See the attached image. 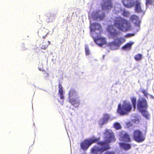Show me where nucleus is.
<instances>
[{
    "label": "nucleus",
    "instance_id": "f257e3e1",
    "mask_svg": "<svg viewBox=\"0 0 154 154\" xmlns=\"http://www.w3.org/2000/svg\"><path fill=\"white\" fill-rule=\"evenodd\" d=\"M105 137L104 141H98L97 143L101 147L97 146H93L91 149V152L94 154H97L99 153H102L103 152L109 149L110 148L109 143L115 142L116 139L113 133L108 130L106 131L104 133Z\"/></svg>",
    "mask_w": 154,
    "mask_h": 154
},
{
    "label": "nucleus",
    "instance_id": "f03ea898",
    "mask_svg": "<svg viewBox=\"0 0 154 154\" xmlns=\"http://www.w3.org/2000/svg\"><path fill=\"white\" fill-rule=\"evenodd\" d=\"M113 23L116 27L123 32H126L131 29V25L128 21L120 17H116Z\"/></svg>",
    "mask_w": 154,
    "mask_h": 154
},
{
    "label": "nucleus",
    "instance_id": "7ed1b4c3",
    "mask_svg": "<svg viewBox=\"0 0 154 154\" xmlns=\"http://www.w3.org/2000/svg\"><path fill=\"white\" fill-rule=\"evenodd\" d=\"M137 108L142 115L147 119H148L149 114L146 110L148 105L146 100L144 97L138 99L137 103Z\"/></svg>",
    "mask_w": 154,
    "mask_h": 154
},
{
    "label": "nucleus",
    "instance_id": "20e7f679",
    "mask_svg": "<svg viewBox=\"0 0 154 154\" xmlns=\"http://www.w3.org/2000/svg\"><path fill=\"white\" fill-rule=\"evenodd\" d=\"M132 108V106L131 103L129 102L124 101L122 105L120 103L118 105L117 111L120 114L125 115L130 112Z\"/></svg>",
    "mask_w": 154,
    "mask_h": 154
},
{
    "label": "nucleus",
    "instance_id": "39448f33",
    "mask_svg": "<svg viewBox=\"0 0 154 154\" xmlns=\"http://www.w3.org/2000/svg\"><path fill=\"white\" fill-rule=\"evenodd\" d=\"M97 140L98 139L95 138L86 139L81 143V148L83 150H86L91 145Z\"/></svg>",
    "mask_w": 154,
    "mask_h": 154
},
{
    "label": "nucleus",
    "instance_id": "423d86ee",
    "mask_svg": "<svg viewBox=\"0 0 154 154\" xmlns=\"http://www.w3.org/2000/svg\"><path fill=\"white\" fill-rule=\"evenodd\" d=\"M133 137L135 141L139 143L143 142L145 138L142 133L138 130L134 131L133 134Z\"/></svg>",
    "mask_w": 154,
    "mask_h": 154
},
{
    "label": "nucleus",
    "instance_id": "0eeeda50",
    "mask_svg": "<svg viewBox=\"0 0 154 154\" xmlns=\"http://www.w3.org/2000/svg\"><path fill=\"white\" fill-rule=\"evenodd\" d=\"M125 42V39L124 38L122 37L117 38L113 41L109 42L108 44V46L110 48H111L113 46L116 47H119Z\"/></svg>",
    "mask_w": 154,
    "mask_h": 154
},
{
    "label": "nucleus",
    "instance_id": "6e6552de",
    "mask_svg": "<svg viewBox=\"0 0 154 154\" xmlns=\"http://www.w3.org/2000/svg\"><path fill=\"white\" fill-rule=\"evenodd\" d=\"M108 31L112 38H113L119 34V33L112 26H109Z\"/></svg>",
    "mask_w": 154,
    "mask_h": 154
},
{
    "label": "nucleus",
    "instance_id": "1a4fd4ad",
    "mask_svg": "<svg viewBox=\"0 0 154 154\" xmlns=\"http://www.w3.org/2000/svg\"><path fill=\"white\" fill-rule=\"evenodd\" d=\"M90 28L91 32H94L96 30H98L100 31L102 30L101 25L97 23H93L90 25Z\"/></svg>",
    "mask_w": 154,
    "mask_h": 154
},
{
    "label": "nucleus",
    "instance_id": "9d476101",
    "mask_svg": "<svg viewBox=\"0 0 154 154\" xmlns=\"http://www.w3.org/2000/svg\"><path fill=\"white\" fill-rule=\"evenodd\" d=\"M129 20L137 26H139L140 21L137 16L135 14L132 15L130 17Z\"/></svg>",
    "mask_w": 154,
    "mask_h": 154
},
{
    "label": "nucleus",
    "instance_id": "9b49d317",
    "mask_svg": "<svg viewBox=\"0 0 154 154\" xmlns=\"http://www.w3.org/2000/svg\"><path fill=\"white\" fill-rule=\"evenodd\" d=\"M103 3L102 5L103 9H110L112 6L111 0H103Z\"/></svg>",
    "mask_w": 154,
    "mask_h": 154
},
{
    "label": "nucleus",
    "instance_id": "f8f14e48",
    "mask_svg": "<svg viewBox=\"0 0 154 154\" xmlns=\"http://www.w3.org/2000/svg\"><path fill=\"white\" fill-rule=\"evenodd\" d=\"M77 98L75 97L68 99L69 100V102L75 107H78L80 104V100L77 99Z\"/></svg>",
    "mask_w": 154,
    "mask_h": 154
},
{
    "label": "nucleus",
    "instance_id": "ddd939ff",
    "mask_svg": "<svg viewBox=\"0 0 154 154\" xmlns=\"http://www.w3.org/2000/svg\"><path fill=\"white\" fill-rule=\"evenodd\" d=\"M122 2L124 6L128 8H131L135 5L134 0H123Z\"/></svg>",
    "mask_w": 154,
    "mask_h": 154
},
{
    "label": "nucleus",
    "instance_id": "4468645a",
    "mask_svg": "<svg viewBox=\"0 0 154 154\" xmlns=\"http://www.w3.org/2000/svg\"><path fill=\"white\" fill-rule=\"evenodd\" d=\"M94 40L97 45L100 47H102L103 45H105L106 43V39L104 37H100Z\"/></svg>",
    "mask_w": 154,
    "mask_h": 154
},
{
    "label": "nucleus",
    "instance_id": "2eb2a0df",
    "mask_svg": "<svg viewBox=\"0 0 154 154\" xmlns=\"http://www.w3.org/2000/svg\"><path fill=\"white\" fill-rule=\"evenodd\" d=\"M120 137L122 140L124 142H131V139L129 135L126 132L124 134H121L120 135Z\"/></svg>",
    "mask_w": 154,
    "mask_h": 154
},
{
    "label": "nucleus",
    "instance_id": "dca6fc26",
    "mask_svg": "<svg viewBox=\"0 0 154 154\" xmlns=\"http://www.w3.org/2000/svg\"><path fill=\"white\" fill-rule=\"evenodd\" d=\"M77 94L76 90L73 89H71L69 92L68 99L73 98H77Z\"/></svg>",
    "mask_w": 154,
    "mask_h": 154
},
{
    "label": "nucleus",
    "instance_id": "f3484780",
    "mask_svg": "<svg viewBox=\"0 0 154 154\" xmlns=\"http://www.w3.org/2000/svg\"><path fill=\"white\" fill-rule=\"evenodd\" d=\"M92 17L94 20H101L104 18L105 15L104 14L101 15H99L98 13L96 12L95 14L93 15Z\"/></svg>",
    "mask_w": 154,
    "mask_h": 154
},
{
    "label": "nucleus",
    "instance_id": "a211bd4d",
    "mask_svg": "<svg viewBox=\"0 0 154 154\" xmlns=\"http://www.w3.org/2000/svg\"><path fill=\"white\" fill-rule=\"evenodd\" d=\"M134 10L135 12L137 13H140L143 12L140 2L138 1L136 2L135 4Z\"/></svg>",
    "mask_w": 154,
    "mask_h": 154
},
{
    "label": "nucleus",
    "instance_id": "6ab92c4d",
    "mask_svg": "<svg viewBox=\"0 0 154 154\" xmlns=\"http://www.w3.org/2000/svg\"><path fill=\"white\" fill-rule=\"evenodd\" d=\"M120 146L125 150H128L131 149V147L130 144L125 143H119Z\"/></svg>",
    "mask_w": 154,
    "mask_h": 154
},
{
    "label": "nucleus",
    "instance_id": "aec40b11",
    "mask_svg": "<svg viewBox=\"0 0 154 154\" xmlns=\"http://www.w3.org/2000/svg\"><path fill=\"white\" fill-rule=\"evenodd\" d=\"M58 93L60 95V98L62 100H63L64 97L63 95V88L61 85L59 84L58 86Z\"/></svg>",
    "mask_w": 154,
    "mask_h": 154
},
{
    "label": "nucleus",
    "instance_id": "412c9836",
    "mask_svg": "<svg viewBox=\"0 0 154 154\" xmlns=\"http://www.w3.org/2000/svg\"><path fill=\"white\" fill-rule=\"evenodd\" d=\"M133 43V42H132L128 43L122 47V48L125 50H130Z\"/></svg>",
    "mask_w": 154,
    "mask_h": 154
},
{
    "label": "nucleus",
    "instance_id": "4be33fe9",
    "mask_svg": "<svg viewBox=\"0 0 154 154\" xmlns=\"http://www.w3.org/2000/svg\"><path fill=\"white\" fill-rule=\"evenodd\" d=\"M142 58V55L140 53L137 54L134 56V58L136 61L140 60Z\"/></svg>",
    "mask_w": 154,
    "mask_h": 154
},
{
    "label": "nucleus",
    "instance_id": "5701e85b",
    "mask_svg": "<svg viewBox=\"0 0 154 154\" xmlns=\"http://www.w3.org/2000/svg\"><path fill=\"white\" fill-rule=\"evenodd\" d=\"M131 101L132 103L134 109H135L136 108V98L135 97H133L131 99Z\"/></svg>",
    "mask_w": 154,
    "mask_h": 154
},
{
    "label": "nucleus",
    "instance_id": "b1692460",
    "mask_svg": "<svg viewBox=\"0 0 154 154\" xmlns=\"http://www.w3.org/2000/svg\"><path fill=\"white\" fill-rule=\"evenodd\" d=\"M114 127L116 130L120 129L121 128L120 124L118 122L115 123L114 124Z\"/></svg>",
    "mask_w": 154,
    "mask_h": 154
},
{
    "label": "nucleus",
    "instance_id": "393cba45",
    "mask_svg": "<svg viewBox=\"0 0 154 154\" xmlns=\"http://www.w3.org/2000/svg\"><path fill=\"white\" fill-rule=\"evenodd\" d=\"M85 50L86 55H88L90 54V52L89 47L87 45H85Z\"/></svg>",
    "mask_w": 154,
    "mask_h": 154
},
{
    "label": "nucleus",
    "instance_id": "a878e982",
    "mask_svg": "<svg viewBox=\"0 0 154 154\" xmlns=\"http://www.w3.org/2000/svg\"><path fill=\"white\" fill-rule=\"evenodd\" d=\"M130 14V13L129 12L124 10L122 13V15L123 16L127 17L129 16Z\"/></svg>",
    "mask_w": 154,
    "mask_h": 154
},
{
    "label": "nucleus",
    "instance_id": "bb28decb",
    "mask_svg": "<svg viewBox=\"0 0 154 154\" xmlns=\"http://www.w3.org/2000/svg\"><path fill=\"white\" fill-rule=\"evenodd\" d=\"M48 45H42V48L43 49H45L48 47V46L49 45L51 44V42L49 41H48Z\"/></svg>",
    "mask_w": 154,
    "mask_h": 154
},
{
    "label": "nucleus",
    "instance_id": "cd10ccee",
    "mask_svg": "<svg viewBox=\"0 0 154 154\" xmlns=\"http://www.w3.org/2000/svg\"><path fill=\"white\" fill-rule=\"evenodd\" d=\"M153 2L152 0H146V6L148 5H151Z\"/></svg>",
    "mask_w": 154,
    "mask_h": 154
},
{
    "label": "nucleus",
    "instance_id": "c85d7f7f",
    "mask_svg": "<svg viewBox=\"0 0 154 154\" xmlns=\"http://www.w3.org/2000/svg\"><path fill=\"white\" fill-rule=\"evenodd\" d=\"M141 92L144 94L145 97H147L148 96V94L145 90H142Z\"/></svg>",
    "mask_w": 154,
    "mask_h": 154
},
{
    "label": "nucleus",
    "instance_id": "c756f323",
    "mask_svg": "<svg viewBox=\"0 0 154 154\" xmlns=\"http://www.w3.org/2000/svg\"><path fill=\"white\" fill-rule=\"evenodd\" d=\"M109 118V116L108 115L105 114L103 118V120H107Z\"/></svg>",
    "mask_w": 154,
    "mask_h": 154
},
{
    "label": "nucleus",
    "instance_id": "7c9ffc66",
    "mask_svg": "<svg viewBox=\"0 0 154 154\" xmlns=\"http://www.w3.org/2000/svg\"><path fill=\"white\" fill-rule=\"evenodd\" d=\"M55 15L53 13H50V15L49 16L48 15V17L49 18H51H51L53 17V18H54L55 17Z\"/></svg>",
    "mask_w": 154,
    "mask_h": 154
},
{
    "label": "nucleus",
    "instance_id": "2f4dec72",
    "mask_svg": "<svg viewBox=\"0 0 154 154\" xmlns=\"http://www.w3.org/2000/svg\"><path fill=\"white\" fill-rule=\"evenodd\" d=\"M43 76L44 78H48L49 76V74L47 72H45L43 73Z\"/></svg>",
    "mask_w": 154,
    "mask_h": 154
},
{
    "label": "nucleus",
    "instance_id": "473e14b6",
    "mask_svg": "<svg viewBox=\"0 0 154 154\" xmlns=\"http://www.w3.org/2000/svg\"><path fill=\"white\" fill-rule=\"evenodd\" d=\"M104 154H115V153L114 152L112 151H106Z\"/></svg>",
    "mask_w": 154,
    "mask_h": 154
},
{
    "label": "nucleus",
    "instance_id": "72a5a7b5",
    "mask_svg": "<svg viewBox=\"0 0 154 154\" xmlns=\"http://www.w3.org/2000/svg\"><path fill=\"white\" fill-rule=\"evenodd\" d=\"M48 32L45 35L42 36V38L43 39H45L48 36Z\"/></svg>",
    "mask_w": 154,
    "mask_h": 154
},
{
    "label": "nucleus",
    "instance_id": "f704fd0d",
    "mask_svg": "<svg viewBox=\"0 0 154 154\" xmlns=\"http://www.w3.org/2000/svg\"><path fill=\"white\" fill-rule=\"evenodd\" d=\"M132 34H127L126 36V37H129V36H131L132 35Z\"/></svg>",
    "mask_w": 154,
    "mask_h": 154
},
{
    "label": "nucleus",
    "instance_id": "c9c22d12",
    "mask_svg": "<svg viewBox=\"0 0 154 154\" xmlns=\"http://www.w3.org/2000/svg\"><path fill=\"white\" fill-rule=\"evenodd\" d=\"M63 103H61L62 105H63Z\"/></svg>",
    "mask_w": 154,
    "mask_h": 154
},
{
    "label": "nucleus",
    "instance_id": "e433bc0d",
    "mask_svg": "<svg viewBox=\"0 0 154 154\" xmlns=\"http://www.w3.org/2000/svg\"><path fill=\"white\" fill-rule=\"evenodd\" d=\"M44 40H43V42H44Z\"/></svg>",
    "mask_w": 154,
    "mask_h": 154
}]
</instances>
